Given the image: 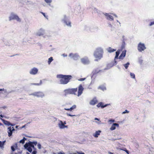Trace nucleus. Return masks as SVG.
Masks as SVG:
<instances>
[{
  "instance_id": "052dcab7",
  "label": "nucleus",
  "mask_w": 154,
  "mask_h": 154,
  "mask_svg": "<svg viewBox=\"0 0 154 154\" xmlns=\"http://www.w3.org/2000/svg\"><path fill=\"white\" fill-rule=\"evenodd\" d=\"M115 63H116V64L117 63V62L116 61H115Z\"/></svg>"
},
{
  "instance_id": "f704fd0d",
  "label": "nucleus",
  "mask_w": 154,
  "mask_h": 154,
  "mask_svg": "<svg viewBox=\"0 0 154 154\" xmlns=\"http://www.w3.org/2000/svg\"><path fill=\"white\" fill-rule=\"evenodd\" d=\"M73 56H76V54L70 53L69 55V56L72 58L74 57Z\"/></svg>"
},
{
  "instance_id": "c03bdc74",
  "label": "nucleus",
  "mask_w": 154,
  "mask_h": 154,
  "mask_svg": "<svg viewBox=\"0 0 154 154\" xmlns=\"http://www.w3.org/2000/svg\"><path fill=\"white\" fill-rule=\"evenodd\" d=\"M109 121L110 122H115L114 120H113V119H111V120H109Z\"/></svg>"
},
{
  "instance_id": "5701e85b",
  "label": "nucleus",
  "mask_w": 154,
  "mask_h": 154,
  "mask_svg": "<svg viewBox=\"0 0 154 154\" xmlns=\"http://www.w3.org/2000/svg\"><path fill=\"white\" fill-rule=\"evenodd\" d=\"M5 141V140L2 142L0 141V147L1 149H2L4 148V145Z\"/></svg>"
},
{
  "instance_id": "7c9ffc66",
  "label": "nucleus",
  "mask_w": 154,
  "mask_h": 154,
  "mask_svg": "<svg viewBox=\"0 0 154 154\" xmlns=\"http://www.w3.org/2000/svg\"><path fill=\"white\" fill-rule=\"evenodd\" d=\"M30 95H33L35 96L38 97V92H36Z\"/></svg>"
},
{
  "instance_id": "a878e982",
  "label": "nucleus",
  "mask_w": 154,
  "mask_h": 154,
  "mask_svg": "<svg viewBox=\"0 0 154 154\" xmlns=\"http://www.w3.org/2000/svg\"><path fill=\"white\" fill-rule=\"evenodd\" d=\"M100 71V70L98 69H94L93 72V75H95L99 72Z\"/></svg>"
},
{
  "instance_id": "b1692460",
  "label": "nucleus",
  "mask_w": 154,
  "mask_h": 154,
  "mask_svg": "<svg viewBox=\"0 0 154 154\" xmlns=\"http://www.w3.org/2000/svg\"><path fill=\"white\" fill-rule=\"evenodd\" d=\"M23 2L27 5H30L32 4V2L29 0H24Z\"/></svg>"
},
{
  "instance_id": "c9c22d12",
  "label": "nucleus",
  "mask_w": 154,
  "mask_h": 154,
  "mask_svg": "<svg viewBox=\"0 0 154 154\" xmlns=\"http://www.w3.org/2000/svg\"><path fill=\"white\" fill-rule=\"evenodd\" d=\"M130 75L131 77L132 78L134 79L135 78V75L134 73H131Z\"/></svg>"
},
{
  "instance_id": "0eeeda50",
  "label": "nucleus",
  "mask_w": 154,
  "mask_h": 154,
  "mask_svg": "<svg viewBox=\"0 0 154 154\" xmlns=\"http://www.w3.org/2000/svg\"><path fill=\"white\" fill-rule=\"evenodd\" d=\"M8 136L9 137H11L12 135L13 131H15V129L14 127L10 126L8 128Z\"/></svg>"
},
{
  "instance_id": "bf43d9fd",
  "label": "nucleus",
  "mask_w": 154,
  "mask_h": 154,
  "mask_svg": "<svg viewBox=\"0 0 154 154\" xmlns=\"http://www.w3.org/2000/svg\"><path fill=\"white\" fill-rule=\"evenodd\" d=\"M40 84H42V81H40Z\"/></svg>"
},
{
  "instance_id": "49530a36",
  "label": "nucleus",
  "mask_w": 154,
  "mask_h": 154,
  "mask_svg": "<svg viewBox=\"0 0 154 154\" xmlns=\"http://www.w3.org/2000/svg\"><path fill=\"white\" fill-rule=\"evenodd\" d=\"M31 85H38V83H34V84H31Z\"/></svg>"
},
{
  "instance_id": "f3484780",
  "label": "nucleus",
  "mask_w": 154,
  "mask_h": 154,
  "mask_svg": "<svg viewBox=\"0 0 154 154\" xmlns=\"http://www.w3.org/2000/svg\"><path fill=\"white\" fill-rule=\"evenodd\" d=\"M116 126L119 127V125L118 124L116 123H113L111 127L110 128V129L111 130H115L116 129Z\"/></svg>"
},
{
  "instance_id": "ddd939ff",
  "label": "nucleus",
  "mask_w": 154,
  "mask_h": 154,
  "mask_svg": "<svg viewBox=\"0 0 154 154\" xmlns=\"http://www.w3.org/2000/svg\"><path fill=\"white\" fill-rule=\"evenodd\" d=\"M98 102V101L96 99L94 98H93L92 100H91L89 103L91 105H94Z\"/></svg>"
},
{
  "instance_id": "a18cd8bd",
  "label": "nucleus",
  "mask_w": 154,
  "mask_h": 154,
  "mask_svg": "<svg viewBox=\"0 0 154 154\" xmlns=\"http://www.w3.org/2000/svg\"><path fill=\"white\" fill-rule=\"evenodd\" d=\"M32 154H36V152L35 151H33L32 152Z\"/></svg>"
},
{
  "instance_id": "393cba45",
  "label": "nucleus",
  "mask_w": 154,
  "mask_h": 154,
  "mask_svg": "<svg viewBox=\"0 0 154 154\" xmlns=\"http://www.w3.org/2000/svg\"><path fill=\"white\" fill-rule=\"evenodd\" d=\"M106 17L107 19L109 20H113V17L112 16H111L109 15H106Z\"/></svg>"
},
{
  "instance_id": "6e6d98bb",
  "label": "nucleus",
  "mask_w": 154,
  "mask_h": 154,
  "mask_svg": "<svg viewBox=\"0 0 154 154\" xmlns=\"http://www.w3.org/2000/svg\"><path fill=\"white\" fill-rule=\"evenodd\" d=\"M80 154H85V153L84 152L80 153Z\"/></svg>"
},
{
  "instance_id": "412c9836",
  "label": "nucleus",
  "mask_w": 154,
  "mask_h": 154,
  "mask_svg": "<svg viewBox=\"0 0 154 154\" xmlns=\"http://www.w3.org/2000/svg\"><path fill=\"white\" fill-rule=\"evenodd\" d=\"M120 52V50H118L116 52V56H115V58H114L115 60L116 59L118 58V56H119V55Z\"/></svg>"
},
{
  "instance_id": "7ed1b4c3",
  "label": "nucleus",
  "mask_w": 154,
  "mask_h": 154,
  "mask_svg": "<svg viewBox=\"0 0 154 154\" xmlns=\"http://www.w3.org/2000/svg\"><path fill=\"white\" fill-rule=\"evenodd\" d=\"M103 50L100 47L97 48L94 53V55L96 59L95 61H98L103 57Z\"/></svg>"
},
{
  "instance_id": "2eb2a0df",
  "label": "nucleus",
  "mask_w": 154,
  "mask_h": 154,
  "mask_svg": "<svg viewBox=\"0 0 154 154\" xmlns=\"http://www.w3.org/2000/svg\"><path fill=\"white\" fill-rule=\"evenodd\" d=\"M126 51H123L122 54L119 56V58L120 59H123L125 57L126 55Z\"/></svg>"
},
{
  "instance_id": "423d86ee",
  "label": "nucleus",
  "mask_w": 154,
  "mask_h": 154,
  "mask_svg": "<svg viewBox=\"0 0 154 154\" xmlns=\"http://www.w3.org/2000/svg\"><path fill=\"white\" fill-rule=\"evenodd\" d=\"M146 49V47L144 44L140 42L137 46V49L139 52H142Z\"/></svg>"
},
{
  "instance_id": "5fc2aeb1",
  "label": "nucleus",
  "mask_w": 154,
  "mask_h": 154,
  "mask_svg": "<svg viewBox=\"0 0 154 154\" xmlns=\"http://www.w3.org/2000/svg\"><path fill=\"white\" fill-rule=\"evenodd\" d=\"M95 120H98V121H99V119H98V118H95Z\"/></svg>"
},
{
  "instance_id": "ea45409f",
  "label": "nucleus",
  "mask_w": 154,
  "mask_h": 154,
  "mask_svg": "<svg viewBox=\"0 0 154 154\" xmlns=\"http://www.w3.org/2000/svg\"><path fill=\"white\" fill-rule=\"evenodd\" d=\"M85 79H86V78H81V79H78V80L79 81H84V80H85Z\"/></svg>"
},
{
  "instance_id": "3c124183",
  "label": "nucleus",
  "mask_w": 154,
  "mask_h": 154,
  "mask_svg": "<svg viewBox=\"0 0 154 154\" xmlns=\"http://www.w3.org/2000/svg\"><path fill=\"white\" fill-rule=\"evenodd\" d=\"M0 116L2 118H3L4 117V116H3L2 115H0Z\"/></svg>"
},
{
  "instance_id": "79ce46f5",
  "label": "nucleus",
  "mask_w": 154,
  "mask_h": 154,
  "mask_svg": "<svg viewBox=\"0 0 154 154\" xmlns=\"http://www.w3.org/2000/svg\"><path fill=\"white\" fill-rule=\"evenodd\" d=\"M129 111H128L127 110H125V111L124 112H122V114H125V113H129Z\"/></svg>"
},
{
  "instance_id": "c756f323",
  "label": "nucleus",
  "mask_w": 154,
  "mask_h": 154,
  "mask_svg": "<svg viewBox=\"0 0 154 154\" xmlns=\"http://www.w3.org/2000/svg\"><path fill=\"white\" fill-rule=\"evenodd\" d=\"M129 64V62H127L126 64H124V66L126 69H127L128 68Z\"/></svg>"
},
{
  "instance_id": "72a5a7b5",
  "label": "nucleus",
  "mask_w": 154,
  "mask_h": 154,
  "mask_svg": "<svg viewBox=\"0 0 154 154\" xmlns=\"http://www.w3.org/2000/svg\"><path fill=\"white\" fill-rule=\"evenodd\" d=\"M40 13H41L42 14L45 18H46L47 19H48V16L47 15H46L45 13L42 12H40Z\"/></svg>"
},
{
  "instance_id": "a211bd4d",
  "label": "nucleus",
  "mask_w": 154,
  "mask_h": 154,
  "mask_svg": "<svg viewBox=\"0 0 154 154\" xmlns=\"http://www.w3.org/2000/svg\"><path fill=\"white\" fill-rule=\"evenodd\" d=\"M107 50L108 52L111 53L115 51L116 50L113 49L110 47H109L107 49Z\"/></svg>"
},
{
  "instance_id": "4d7b16f0",
  "label": "nucleus",
  "mask_w": 154,
  "mask_h": 154,
  "mask_svg": "<svg viewBox=\"0 0 154 154\" xmlns=\"http://www.w3.org/2000/svg\"><path fill=\"white\" fill-rule=\"evenodd\" d=\"M3 125V124L2 123H0V125Z\"/></svg>"
},
{
  "instance_id": "864d4df0",
  "label": "nucleus",
  "mask_w": 154,
  "mask_h": 154,
  "mask_svg": "<svg viewBox=\"0 0 154 154\" xmlns=\"http://www.w3.org/2000/svg\"><path fill=\"white\" fill-rule=\"evenodd\" d=\"M109 154H113V153L111 152H109Z\"/></svg>"
},
{
  "instance_id": "c85d7f7f",
  "label": "nucleus",
  "mask_w": 154,
  "mask_h": 154,
  "mask_svg": "<svg viewBox=\"0 0 154 154\" xmlns=\"http://www.w3.org/2000/svg\"><path fill=\"white\" fill-rule=\"evenodd\" d=\"M53 57H50L48 59V64H50L51 62L53 60Z\"/></svg>"
},
{
  "instance_id": "f03ea898",
  "label": "nucleus",
  "mask_w": 154,
  "mask_h": 154,
  "mask_svg": "<svg viewBox=\"0 0 154 154\" xmlns=\"http://www.w3.org/2000/svg\"><path fill=\"white\" fill-rule=\"evenodd\" d=\"M57 78L59 79V81L61 84H66L70 81L72 78V77L70 75H63L62 74L57 75Z\"/></svg>"
},
{
  "instance_id": "e433bc0d",
  "label": "nucleus",
  "mask_w": 154,
  "mask_h": 154,
  "mask_svg": "<svg viewBox=\"0 0 154 154\" xmlns=\"http://www.w3.org/2000/svg\"><path fill=\"white\" fill-rule=\"evenodd\" d=\"M73 57H73L72 58L74 60H76L78 58L79 56L78 55V54H76V56H73Z\"/></svg>"
},
{
  "instance_id": "58836bf2",
  "label": "nucleus",
  "mask_w": 154,
  "mask_h": 154,
  "mask_svg": "<svg viewBox=\"0 0 154 154\" xmlns=\"http://www.w3.org/2000/svg\"><path fill=\"white\" fill-rule=\"evenodd\" d=\"M65 153L63 151L57 153V154H65Z\"/></svg>"
},
{
  "instance_id": "1a4fd4ad",
  "label": "nucleus",
  "mask_w": 154,
  "mask_h": 154,
  "mask_svg": "<svg viewBox=\"0 0 154 154\" xmlns=\"http://www.w3.org/2000/svg\"><path fill=\"white\" fill-rule=\"evenodd\" d=\"M63 21L67 26L70 27L71 26V22L70 21H67V19L66 16H64Z\"/></svg>"
},
{
  "instance_id": "603ef678",
  "label": "nucleus",
  "mask_w": 154,
  "mask_h": 154,
  "mask_svg": "<svg viewBox=\"0 0 154 154\" xmlns=\"http://www.w3.org/2000/svg\"><path fill=\"white\" fill-rule=\"evenodd\" d=\"M41 145L40 144H39V149H41Z\"/></svg>"
},
{
  "instance_id": "6ab92c4d",
  "label": "nucleus",
  "mask_w": 154,
  "mask_h": 154,
  "mask_svg": "<svg viewBox=\"0 0 154 154\" xmlns=\"http://www.w3.org/2000/svg\"><path fill=\"white\" fill-rule=\"evenodd\" d=\"M101 132L100 131H96L94 134L93 136L95 137H97L99 135H100V133Z\"/></svg>"
},
{
  "instance_id": "f8f14e48",
  "label": "nucleus",
  "mask_w": 154,
  "mask_h": 154,
  "mask_svg": "<svg viewBox=\"0 0 154 154\" xmlns=\"http://www.w3.org/2000/svg\"><path fill=\"white\" fill-rule=\"evenodd\" d=\"M17 15L14 13H11L9 17V20L11 21L12 20H15Z\"/></svg>"
},
{
  "instance_id": "37998d69",
  "label": "nucleus",
  "mask_w": 154,
  "mask_h": 154,
  "mask_svg": "<svg viewBox=\"0 0 154 154\" xmlns=\"http://www.w3.org/2000/svg\"><path fill=\"white\" fill-rule=\"evenodd\" d=\"M124 151H125L127 153L129 154V151L128 150H127L126 149L125 150H124Z\"/></svg>"
},
{
  "instance_id": "aec40b11",
  "label": "nucleus",
  "mask_w": 154,
  "mask_h": 154,
  "mask_svg": "<svg viewBox=\"0 0 154 154\" xmlns=\"http://www.w3.org/2000/svg\"><path fill=\"white\" fill-rule=\"evenodd\" d=\"M11 149L13 151H14L15 150V148L17 149V143H15L14 145L11 146Z\"/></svg>"
},
{
  "instance_id": "e2e57ef3",
  "label": "nucleus",
  "mask_w": 154,
  "mask_h": 154,
  "mask_svg": "<svg viewBox=\"0 0 154 154\" xmlns=\"http://www.w3.org/2000/svg\"><path fill=\"white\" fill-rule=\"evenodd\" d=\"M37 146H38V145H37Z\"/></svg>"
},
{
  "instance_id": "473e14b6",
  "label": "nucleus",
  "mask_w": 154,
  "mask_h": 154,
  "mask_svg": "<svg viewBox=\"0 0 154 154\" xmlns=\"http://www.w3.org/2000/svg\"><path fill=\"white\" fill-rule=\"evenodd\" d=\"M44 96V94L42 92H39V97H42Z\"/></svg>"
},
{
  "instance_id": "4be33fe9",
  "label": "nucleus",
  "mask_w": 154,
  "mask_h": 154,
  "mask_svg": "<svg viewBox=\"0 0 154 154\" xmlns=\"http://www.w3.org/2000/svg\"><path fill=\"white\" fill-rule=\"evenodd\" d=\"M45 34V31L42 29H40L39 30V36L44 35Z\"/></svg>"
},
{
  "instance_id": "13d9d810",
  "label": "nucleus",
  "mask_w": 154,
  "mask_h": 154,
  "mask_svg": "<svg viewBox=\"0 0 154 154\" xmlns=\"http://www.w3.org/2000/svg\"><path fill=\"white\" fill-rule=\"evenodd\" d=\"M18 126H16V128H18Z\"/></svg>"
},
{
  "instance_id": "2f4dec72",
  "label": "nucleus",
  "mask_w": 154,
  "mask_h": 154,
  "mask_svg": "<svg viewBox=\"0 0 154 154\" xmlns=\"http://www.w3.org/2000/svg\"><path fill=\"white\" fill-rule=\"evenodd\" d=\"M45 2L48 4L49 5H50V4L52 2V0H45Z\"/></svg>"
},
{
  "instance_id": "680f3d73",
  "label": "nucleus",
  "mask_w": 154,
  "mask_h": 154,
  "mask_svg": "<svg viewBox=\"0 0 154 154\" xmlns=\"http://www.w3.org/2000/svg\"><path fill=\"white\" fill-rule=\"evenodd\" d=\"M24 127H25V126H23L22 127V128H24Z\"/></svg>"
},
{
  "instance_id": "09e8293b",
  "label": "nucleus",
  "mask_w": 154,
  "mask_h": 154,
  "mask_svg": "<svg viewBox=\"0 0 154 154\" xmlns=\"http://www.w3.org/2000/svg\"><path fill=\"white\" fill-rule=\"evenodd\" d=\"M5 90L4 88L3 89H0V91H4Z\"/></svg>"
},
{
  "instance_id": "de8ad7c7",
  "label": "nucleus",
  "mask_w": 154,
  "mask_h": 154,
  "mask_svg": "<svg viewBox=\"0 0 154 154\" xmlns=\"http://www.w3.org/2000/svg\"><path fill=\"white\" fill-rule=\"evenodd\" d=\"M76 152L77 153H73V154H80V152Z\"/></svg>"
},
{
  "instance_id": "a19ab883",
  "label": "nucleus",
  "mask_w": 154,
  "mask_h": 154,
  "mask_svg": "<svg viewBox=\"0 0 154 154\" xmlns=\"http://www.w3.org/2000/svg\"><path fill=\"white\" fill-rule=\"evenodd\" d=\"M154 24V21L151 22L149 24V26H151Z\"/></svg>"
},
{
  "instance_id": "6e6552de",
  "label": "nucleus",
  "mask_w": 154,
  "mask_h": 154,
  "mask_svg": "<svg viewBox=\"0 0 154 154\" xmlns=\"http://www.w3.org/2000/svg\"><path fill=\"white\" fill-rule=\"evenodd\" d=\"M38 71L37 68L34 67L29 71V73L31 75H35L37 73Z\"/></svg>"
},
{
  "instance_id": "39448f33",
  "label": "nucleus",
  "mask_w": 154,
  "mask_h": 154,
  "mask_svg": "<svg viewBox=\"0 0 154 154\" xmlns=\"http://www.w3.org/2000/svg\"><path fill=\"white\" fill-rule=\"evenodd\" d=\"M59 122L58 124V126L60 128L62 129L68 128V126L65 125L66 123V121H64L63 122L61 120H59Z\"/></svg>"
},
{
  "instance_id": "9d476101",
  "label": "nucleus",
  "mask_w": 154,
  "mask_h": 154,
  "mask_svg": "<svg viewBox=\"0 0 154 154\" xmlns=\"http://www.w3.org/2000/svg\"><path fill=\"white\" fill-rule=\"evenodd\" d=\"M81 61L82 63L85 64H88L89 63V61L88 57H85L81 59Z\"/></svg>"
},
{
  "instance_id": "f257e3e1",
  "label": "nucleus",
  "mask_w": 154,
  "mask_h": 154,
  "mask_svg": "<svg viewBox=\"0 0 154 154\" xmlns=\"http://www.w3.org/2000/svg\"><path fill=\"white\" fill-rule=\"evenodd\" d=\"M84 88L82 84L80 85L78 87L75 88H68L64 91V96H66L68 94H73L78 97L80 96L83 93Z\"/></svg>"
},
{
  "instance_id": "4c0bfd02",
  "label": "nucleus",
  "mask_w": 154,
  "mask_h": 154,
  "mask_svg": "<svg viewBox=\"0 0 154 154\" xmlns=\"http://www.w3.org/2000/svg\"><path fill=\"white\" fill-rule=\"evenodd\" d=\"M66 115L68 116H71V117L75 116V115H71V114L69 113H67Z\"/></svg>"
},
{
  "instance_id": "bb28decb",
  "label": "nucleus",
  "mask_w": 154,
  "mask_h": 154,
  "mask_svg": "<svg viewBox=\"0 0 154 154\" xmlns=\"http://www.w3.org/2000/svg\"><path fill=\"white\" fill-rule=\"evenodd\" d=\"M15 20H16L18 22H20L21 21V19L17 15L15 18Z\"/></svg>"
},
{
  "instance_id": "4468645a",
  "label": "nucleus",
  "mask_w": 154,
  "mask_h": 154,
  "mask_svg": "<svg viewBox=\"0 0 154 154\" xmlns=\"http://www.w3.org/2000/svg\"><path fill=\"white\" fill-rule=\"evenodd\" d=\"M76 106L75 105H73L71 107H70L69 108H65L64 109L67 111H69L71 112L72 111V110L76 108Z\"/></svg>"
},
{
  "instance_id": "dca6fc26",
  "label": "nucleus",
  "mask_w": 154,
  "mask_h": 154,
  "mask_svg": "<svg viewBox=\"0 0 154 154\" xmlns=\"http://www.w3.org/2000/svg\"><path fill=\"white\" fill-rule=\"evenodd\" d=\"M1 120L3 122V123L5 125H8V126H10L11 125V123L10 122H9L5 120L2 119L1 118Z\"/></svg>"
},
{
  "instance_id": "9b49d317",
  "label": "nucleus",
  "mask_w": 154,
  "mask_h": 154,
  "mask_svg": "<svg viewBox=\"0 0 154 154\" xmlns=\"http://www.w3.org/2000/svg\"><path fill=\"white\" fill-rule=\"evenodd\" d=\"M110 104H105V105H104L103 103V102H100L97 105V106L98 108H99L101 107L102 108H103L105 107H106L107 106L109 105Z\"/></svg>"
},
{
  "instance_id": "cd10ccee",
  "label": "nucleus",
  "mask_w": 154,
  "mask_h": 154,
  "mask_svg": "<svg viewBox=\"0 0 154 154\" xmlns=\"http://www.w3.org/2000/svg\"><path fill=\"white\" fill-rule=\"evenodd\" d=\"M26 140V138L24 137L23 139L20 141L19 143L22 144H23L25 142V141Z\"/></svg>"
},
{
  "instance_id": "8fccbe9b",
  "label": "nucleus",
  "mask_w": 154,
  "mask_h": 154,
  "mask_svg": "<svg viewBox=\"0 0 154 154\" xmlns=\"http://www.w3.org/2000/svg\"><path fill=\"white\" fill-rule=\"evenodd\" d=\"M15 125V124H12L11 123V125H11L12 126H14Z\"/></svg>"
},
{
  "instance_id": "20e7f679",
  "label": "nucleus",
  "mask_w": 154,
  "mask_h": 154,
  "mask_svg": "<svg viewBox=\"0 0 154 154\" xmlns=\"http://www.w3.org/2000/svg\"><path fill=\"white\" fill-rule=\"evenodd\" d=\"M24 147L29 152H31L32 151V148L34 147V146L32 142H29L28 143H26L24 146Z\"/></svg>"
}]
</instances>
